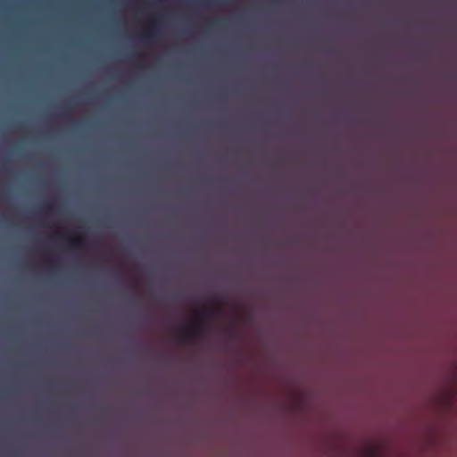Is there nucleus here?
<instances>
[{
    "instance_id": "obj_1",
    "label": "nucleus",
    "mask_w": 457,
    "mask_h": 457,
    "mask_svg": "<svg viewBox=\"0 0 457 457\" xmlns=\"http://www.w3.org/2000/svg\"><path fill=\"white\" fill-rule=\"evenodd\" d=\"M162 21L154 16H148L146 24L142 31V37L145 39L157 38L162 31Z\"/></svg>"
},
{
    "instance_id": "obj_2",
    "label": "nucleus",
    "mask_w": 457,
    "mask_h": 457,
    "mask_svg": "<svg viewBox=\"0 0 457 457\" xmlns=\"http://www.w3.org/2000/svg\"><path fill=\"white\" fill-rule=\"evenodd\" d=\"M207 326L204 322L195 323L186 328L182 332V339L185 342H192L206 331Z\"/></svg>"
},
{
    "instance_id": "obj_3",
    "label": "nucleus",
    "mask_w": 457,
    "mask_h": 457,
    "mask_svg": "<svg viewBox=\"0 0 457 457\" xmlns=\"http://www.w3.org/2000/svg\"><path fill=\"white\" fill-rule=\"evenodd\" d=\"M206 27L210 30H221L228 27V22L224 20L209 21Z\"/></svg>"
},
{
    "instance_id": "obj_4",
    "label": "nucleus",
    "mask_w": 457,
    "mask_h": 457,
    "mask_svg": "<svg viewBox=\"0 0 457 457\" xmlns=\"http://www.w3.org/2000/svg\"><path fill=\"white\" fill-rule=\"evenodd\" d=\"M92 59H0L4 61H53V62H70V61H91ZM123 61L124 59H118Z\"/></svg>"
},
{
    "instance_id": "obj_5",
    "label": "nucleus",
    "mask_w": 457,
    "mask_h": 457,
    "mask_svg": "<svg viewBox=\"0 0 457 457\" xmlns=\"http://www.w3.org/2000/svg\"><path fill=\"white\" fill-rule=\"evenodd\" d=\"M70 246L73 249H85L87 246V241L85 238H72L70 240Z\"/></svg>"
},
{
    "instance_id": "obj_6",
    "label": "nucleus",
    "mask_w": 457,
    "mask_h": 457,
    "mask_svg": "<svg viewBox=\"0 0 457 457\" xmlns=\"http://www.w3.org/2000/svg\"><path fill=\"white\" fill-rule=\"evenodd\" d=\"M0 57H24L23 55H0ZM46 57H76L75 55H47ZM98 57H102L99 55ZM112 57H119L118 55H112ZM128 57H146L143 54L129 55Z\"/></svg>"
},
{
    "instance_id": "obj_7",
    "label": "nucleus",
    "mask_w": 457,
    "mask_h": 457,
    "mask_svg": "<svg viewBox=\"0 0 457 457\" xmlns=\"http://www.w3.org/2000/svg\"><path fill=\"white\" fill-rule=\"evenodd\" d=\"M222 311V307L220 306L216 311L214 310H211V309H208V308H204L202 310V314L204 315H209V316H213L217 312H221Z\"/></svg>"
},
{
    "instance_id": "obj_8",
    "label": "nucleus",
    "mask_w": 457,
    "mask_h": 457,
    "mask_svg": "<svg viewBox=\"0 0 457 457\" xmlns=\"http://www.w3.org/2000/svg\"><path fill=\"white\" fill-rule=\"evenodd\" d=\"M68 108H64L63 112L61 113L62 116L65 117L67 113Z\"/></svg>"
},
{
    "instance_id": "obj_9",
    "label": "nucleus",
    "mask_w": 457,
    "mask_h": 457,
    "mask_svg": "<svg viewBox=\"0 0 457 457\" xmlns=\"http://www.w3.org/2000/svg\"><path fill=\"white\" fill-rule=\"evenodd\" d=\"M44 209H46V210H50V209H51V207H50V206H48V205H46V206H44Z\"/></svg>"
},
{
    "instance_id": "obj_10",
    "label": "nucleus",
    "mask_w": 457,
    "mask_h": 457,
    "mask_svg": "<svg viewBox=\"0 0 457 457\" xmlns=\"http://www.w3.org/2000/svg\"><path fill=\"white\" fill-rule=\"evenodd\" d=\"M156 57H157V58H160L161 56H160V55H157Z\"/></svg>"
},
{
    "instance_id": "obj_11",
    "label": "nucleus",
    "mask_w": 457,
    "mask_h": 457,
    "mask_svg": "<svg viewBox=\"0 0 457 457\" xmlns=\"http://www.w3.org/2000/svg\"><path fill=\"white\" fill-rule=\"evenodd\" d=\"M157 60H158V61H161L162 59H161V58H158Z\"/></svg>"
},
{
    "instance_id": "obj_12",
    "label": "nucleus",
    "mask_w": 457,
    "mask_h": 457,
    "mask_svg": "<svg viewBox=\"0 0 457 457\" xmlns=\"http://www.w3.org/2000/svg\"><path fill=\"white\" fill-rule=\"evenodd\" d=\"M179 61H182L183 59H182V58H179Z\"/></svg>"
},
{
    "instance_id": "obj_13",
    "label": "nucleus",
    "mask_w": 457,
    "mask_h": 457,
    "mask_svg": "<svg viewBox=\"0 0 457 457\" xmlns=\"http://www.w3.org/2000/svg\"><path fill=\"white\" fill-rule=\"evenodd\" d=\"M223 59L222 58H220V61H222Z\"/></svg>"
}]
</instances>
